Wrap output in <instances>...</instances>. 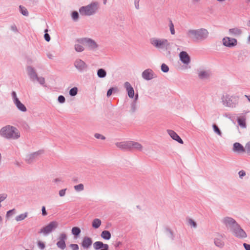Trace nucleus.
I'll return each mask as SVG.
<instances>
[{
	"label": "nucleus",
	"mask_w": 250,
	"mask_h": 250,
	"mask_svg": "<svg viewBox=\"0 0 250 250\" xmlns=\"http://www.w3.org/2000/svg\"><path fill=\"white\" fill-rule=\"evenodd\" d=\"M218 1H219V2H222V1H224L225 0H217Z\"/></svg>",
	"instance_id": "nucleus-63"
},
{
	"label": "nucleus",
	"mask_w": 250,
	"mask_h": 250,
	"mask_svg": "<svg viewBox=\"0 0 250 250\" xmlns=\"http://www.w3.org/2000/svg\"><path fill=\"white\" fill-rule=\"evenodd\" d=\"M12 97L13 98V99H14V102L16 101V99H18L17 97V95H16V93L15 92L13 91L12 93Z\"/></svg>",
	"instance_id": "nucleus-53"
},
{
	"label": "nucleus",
	"mask_w": 250,
	"mask_h": 250,
	"mask_svg": "<svg viewBox=\"0 0 250 250\" xmlns=\"http://www.w3.org/2000/svg\"><path fill=\"white\" fill-rule=\"evenodd\" d=\"M116 146L121 149H129V141L117 143Z\"/></svg>",
	"instance_id": "nucleus-22"
},
{
	"label": "nucleus",
	"mask_w": 250,
	"mask_h": 250,
	"mask_svg": "<svg viewBox=\"0 0 250 250\" xmlns=\"http://www.w3.org/2000/svg\"><path fill=\"white\" fill-rule=\"evenodd\" d=\"M243 245L246 250H250V245L244 243Z\"/></svg>",
	"instance_id": "nucleus-55"
},
{
	"label": "nucleus",
	"mask_w": 250,
	"mask_h": 250,
	"mask_svg": "<svg viewBox=\"0 0 250 250\" xmlns=\"http://www.w3.org/2000/svg\"><path fill=\"white\" fill-rule=\"evenodd\" d=\"M232 150L237 153H243L246 152L245 147L239 143H235L233 144Z\"/></svg>",
	"instance_id": "nucleus-11"
},
{
	"label": "nucleus",
	"mask_w": 250,
	"mask_h": 250,
	"mask_svg": "<svg viewBox=\"0 0 250 250\" xmlns=\"http://www.w3.org/2000/svg\"><path fill=\"white\" fill-rule=\"evenodd\" d=\"M58 101L61 103H63L65 101V98L63 96H59L58 97Z\"/></svg>",
	"instance_id": "nucleus-46"
},
{
	"label": "nucleus",
	"mask_w": 250,
	"mask_h": 250,
	"mask_svg": "<svg viewBox=\"0 0 250 250\" xmlns=\"http://www.w3.org/2000/svg\"><path fill=\"white\" fill-rule=\"evenodd\" d=\"M38 246L42 249H43L45 248V245L41 242H39L38 243Z\"/></svg>",
	"instance_id": "nucleus-50"
},
{
	"label": "nucleus",
	"mask_w": 250,
	"mask_h": 250,
	"mask_svg": "<svg viewBox=\"0 0 250 250\" xmlns=\"http://www.w3.org/2000/svg\"><path fill=\"white\" fill-rule=\"evenodd\" d=\"M95 137L97 138V139H101L102 140H104L105 139V137L100 134H98V133H96L95 134Z\"/></svg>",
	"instance_id": "nucleus-45"
},
{
	"label": "nucleus",
	"mask_w": 250,
	"mask_h": 250,
	"mask_svg": "<svg viewBox=\"0 0 250 250\" xmlns=\"http://www.w3.org/2000/svg\"><path fill=\"white\" fill-rule=\"evenodd\" d=\"M20 8L21 11V13L23 15L27 16L28 15V11L25 8L22 7L21 6H20Z\"/></svg>",
	"instance_id": "nucleus-39"
},
{
	"label": "nucleus",
	"mask_w": 250,
	"mask_h": 250,
	"mask_svg": "<svg viewBox=\"0 0 250 250\" xmlns=\"http://www.w3.org/2000/svg\"><path fill=\"white\" fill-rule=\"evenodd\" d=\"M106 247H104L102 249L100 250H109V246L108 244H105Z\"/></svg>",
	"instance_id": "nucleus-58"
},
{
	"label": "nucleus",
	"mask_w": 250,
	"mask_h": 250,
	"mask_svg": "<svg viewBox=\"0 0 250 250\" xmlns=\"http://www.w3.org/2000/svg\"><path fill=\"white\" fill-rule=\"evenodd\" d=\"M97 75L100 78H104L106 75V72L104 69L101 68L98 70Z\"/></svg>",
	"instance_id": "nucleus-32"
},
{
	"label": "nucleus",
	"mask_w": 250,
	"mask_h": 250,
	"mask_svg": "<svg viewBox=\"0 0 250 250\" xmlns=\"http://www.w3.org/2000/svg\"><path fill=\"white\" fill-rule=\"evenodd\" d=\"M0 135L8 139H18L20 137V133L18 129L11 125H6L0 130Z\"/></svg>",
	"instance_id": "nucleus-1"
},
{
	"label": "nucleus",
	"mask_w": 250,
	"mask_h": 250,
	"mask_svg": "<svg viewBox=\"0 0 250 250\" xmlns=\"http://www.w3.org/2000/svg\"><path fill=\"white\" fill-rule=\"evenodd\" d=\"M106 244H104L101 241H96L93 244L94 248L97 250L102 249L104 247H106Z\"/></svg>",
	"instance_id": "nucleus-25"
},
{
	"label": "nucleus",
	"mask_w": 250,
	"mask_h": 250,
	"mask_svg": "<svg viewBox=\"0 0 250 250\" xmlns=\"http://www.w3.org/2000/svg\"><path fill=\"white\" fill-rule=\"evenodd\" d=\"M27 71L29 75L30 76L31 79L34 81L36 78H37V74H36L35 71L34 69L31 67H28L27 68Z\"/></svg>",
	"instance_id": "nucleus-23"
},
{
	"label": "nucleus",
	"mask_w": 250,
	"mask_h": 250,
	"mask_svg": "<svg viewBox=\"0 0 250 250\" xmlns=\"http://www.w3.org/2000/svg\"><path fill=\"white\" fill-rule=\"evenodd\" d=\"M237 121L239 125L241 127L243 128H245L246 127V118L243 117H240L238 118Z\"/></svg>",
	"instance_id": "nucleus-27"
},
{
	"label": "nucleus",
	"mask_w": 250,
	"mask_h": 250,
	"mask_svg": "<svg viewBox=\"0 0 250 250\" xmlns=\"http://www.w3.org/2000/svg\"><path fill=\"white\" fill-rule=\"evenodd\" d=\"M161 70L164 72H167L169 70V68L166 64L163 63L161 65Z\"/></svg>",
	"instance_id": "nucleus-36"
},
{
	"label": "nucleus",
	"mask_w": 250,
	"mask_h": 250,
	"mask_svg": "<svg viewBox=\"0 0 250 250\" xmlns=\"http://www.w3.org/2000/svg\"><path fill=\"white\" fill-rule=\"evenodd\" d=\"M81 233V229L78 227H73L72 229V233L75 236H78Z\"/></svg>",
	"instance_id": "nucleus-33"
},
{
	"label": "nucleus",
	"mask_w": 250,
	"mask_h": 250,
	"mask_svg": "<svg viewBox=\"0 0 250 250\" xmlns=\"http://www.w3.org/2000/svg\"><path fill=\"white\" fill-rule=\"evenodd\" d=\"M70 247L73 250H78L79 249V246L77 244H71Z\"/></svg>",
	"instance_id": "nucleus-47"
},
{
	"label": "nucleus",
	"mask_w": 250,
	"mask_h": 250,
	"mask_svg": "<svg viewBox=\"0 0 250 250\" xmlns=\"http://www.w3.org/2000/svg\"><path fill=\"white\" fill-rule=\"evenodd\" d=\"M233 234L236 237L240 238H246L247 234L245 231L242 229L240 226L237 224L232 230Z\"/></svg>",
	"instance_id": "nucleus-8"
},
{
	"label": "nucleus",
	"mask_w": 250,
	"mask_h": 250,
	"mask_svg": "<svg viewBox=\"0 0 250 250\" xmlns=\"http://www.w3.org/2000/svg\"><path fill=\"white\" fill-rule=\"evenodd\" d=\"M15 104H16L17 108L22 112H25L26 111V108L24 106L23 104H22L19 100V99H16L15 102H14Z\"/></svg>",
	"instance_id": "nucleus-19"
},
{
	"label": "nucleus",
	"mask_w": 250,
	"mask_h": 250,
	"mask_svg": "<svg viewBox=\"0 0 250 250\" xmlns=\"http://www.w3.org/2000/svg\"><path fill=\"white\" fill-rule=\"evenodd\" d=\"M246 97L248 98V100L250 101V96L246 95Z\"/></svg>",
	"instance_id": "nucleus-61"
},
{
	"label": "nucleus",
	"mask_w": 250,
	"mask_h": 250,
	"mask_svg": "<svg viewBox=\"0 0 250 250\" xmlns=\"http://www.w3.org/2000/svg\"><path fill=\"white\" fill-rule=\"evenodd\" d=\"M169 28L170 30L171 34L172 35L175 34V30L174 28V25L171 21H170L169 23Z\"/></svg>",
	"instance_id": "nucleus-40"
},
{
	"label": "nucleus",
	"mask_w": 250,
	"mask_h": 250,
	"mask_svg": "<svg viewBox=\"0 0 250 250\" xmlns=\"http://www.w3.org/2000/svg\"><path fill=\"white\" fill-rule=\"evenodd\" d=\"M239 97L237 96L226 95L224 97V101L230 107L235 106L238 103Z\"/></svg>",
	"instance_id": "nucleus-6"
},
{
	"label": "nucleus",
	"mask_w": 250,
	"mask_h": 250,
	"mask_svg": "<svg viewBox=\"0 0 250 250\" xmlns=\"http://www.w3.org/2000/svg\"><path fill=\"white\" fill-rule=\"evenodd\" d=\"M139 1V0H135V5H136V7L137 8H138V7H139V4H138Z\"/></svg>",
	"instance_id": "nucleus-60"
},
{
	"label": "nucleus",
	"mask_w": 250,
	"mask_h": 250,
	"mask_svg": "<svg viewBox=\"0 0 250 250\" xmlns=\"http://www.w3.org/2000/svg\"><path fill=\"white\" fill-rule=\"evenodd\" d=\"M101 236L103 239L108 240L111 238V235L109 231L104 230L102 232Z\"/></svg>",
	"instance_id": "nucleus-24"
},
{
	"label": "nucleus",
	"mask_w": 250,
	"mask_h": 250,
	"mask_svg": "<svg viewBox=\"0 0 250 250\" xmlns=\"http://www.w3.org/2000/svg\"><path fill=\"white\" fill-rule=\"evenodd\" d=\"M248 26L250 27V21L248 22Z\"/></svg>",
	"instance_id": "nucleus-64"
},
{
	"label": "nucleus",
	"mask_w": 250,
	"mask_h": 250,
	"mask_svg": "<svg viewBox=\"0 0 250 250\" xmlns=\"http://www.w3.org/2000/svg\"><path fill=\"white\" fill-rule=\"evenodd\" d=\"M81 43L85 47H88L90 48H94L97 46L94 41L88 39H82Z\"/></svg>",
	"instance_id": "nucleus-10"
},
{
	"label": "nucleus",
	"mask_w": 250,
	"mask_h": 250,
	"mask_svg": "<svg viewBox=\"0 0 250 250\" xmlns=\"http://www.w3.org/2000/svg\"><path fill=\"white\" fill-rule=\"evenodd\" d=\"M42 214L43 216H45L47 215V212L46 211L45 208L44 206L42 207Z\"/></svg>",
	"instance_id": "nucleus-51"
},
{
	"label": "nucleus",
	"mask_w": 250,
	"mask_h": 250,
	"mask_svg": "<svg viewBox=\"0 0 250 250\" xmlns=\"http://www.w3.org/2000/svg\"><path fill=\"white\" fill-rule=\"evenodd\" d=\"M58 227L59 223L57 221H52L42 228L39 231V233L44 235H48L55 230Z\"/></svg>",
	"instance_id": "nucleus-5"
},
{
	"label": "nucleus",
	"mask_w": 250,
	"mask_h": 250,
	"mask_svg": "<svg viewBox=\"0 0 250 250\" xmlns=\"http://www.w3.org/2000/svg\"><path fill=\"white\" fill-rule=\"evenodd\" d=\"M101 221L100 219H94L92 222V226L94 229H98L101 225Z\"/></svg>",
	"instance_id": "nucleus-26"
},
{
	"label": "nucleus",
	"mask_w": 250,
	"mask_h": 250,
	"mask_svg": "<svg viewBox=\"0 0 250 250\" xmlns=\"http://www.w3.org/2000/svg\"><path fill=\"white\" fill-rule=\"evenodd\" d=\"M72 17L75 20H77L79 18L78 13L76 11L73 12L72 13Z\"/></svg>",
	"instance_id": "nucleus-41"
},
{
	"label": "nucleus",
	"mask_w": 250,
	"mask_h": 250,
	"mask_svg": "<svg viewBox=\"0 0 250 250\" xmlns=\"http://www.w3.org/2000/svg\"><path fill=\"white\" fill-rule=\"evenodd\" d=\"M246 175V173L244 170H241L239 172V175L240 178H242Z\"/></svg>",
	"instance_id": "nucleus-49"
},
{
	"label": "nucleus",
	"mask_w": 250,
	"mask_h": 250,
	"mask_svg": "<svg viewBox=\"0 0 250 250\" xmlns=\"http://www.w3.org/2000/svg\"><path fill=\"white\" fill-rule=\"evenodd\" d=\"M180 60L185 64H188L190 62V58L188 53L185 51H182L180 53Z\"/></svg>",
	"instance_id": "nucleus-14"
},
{
	"label": "nucleus",
	"mask_w": 250,
	"mask_h": 250,
	"mask_svg": "<svg viewBox=\"0 0 250 250\" xmlns=\"http://www.w3.org/2000/svg\"><path fill=\"white\" fill-rule=\"evenodd\" d=\"M214 243L216 246L219 247H222L224 245V242L222 240V238L220 236L215 238L214 240Z\"/></svg>",
	"instance_id": "nucleus-30"
},
{
	"label": "nucleus",
	"mask_w": 250,
	"mask_h": 250,
	"mask_svg": "<svg viewBox=\"0 0 250 250\" xmlns=\"http://www.w3.org/2000/svg\"><path fill=\"white\" fill-rule=\"evenodd\" d=\"M75 67L80 70H83L86 68L85 62L80 59H77L75 62Z\"/></svg>",
	"instance_id": "nucleus-16"
},
{
	"label": "nucleus",
	"mask_w": 250,
	"mask_h": 250,
	"mask_svg": "<svg viewBox=\"0 0 250 250\" xmlns=\"http://www.w3.org/2000/svg\"><path fill=\"white\" fill-rule=\"evenodd\" d=\"M74 189L77 191H83L84 189V186L83 184H80L75 186Z\"/></svg>",
	"instance_id": "nucleus-34"
},
{
	"label": "nucleus",
	"mask_w": 250,
	"mask_h": 250,
	"mask_svg": "<svg viewBox=\"0 0 250 250\" xmlns=\"http://www.w3.org/2000/svg\"><path fill=\"white\" fill-rule=\"evenodd\" d=\"M98 9V3L92 2L86 6H82L79 9V12L82 16H89L96 13Z\"/></svg>",
	"instance_id": "nucleus-3"
},
{
	"label": "nucleus",
	"mask_w": 250,
	"mask_h": 250,
	"mask_svg": "<svg viewBox=\"0 0 250 250\" xmlns=\"http://www.w3.org/2000/svg\"><path fill=\"white\" fill-rule=\"evenodd\" d=\"M199 77L200 79H207L210 76V73L206 71H201L198 73Z\"/></svg>",
	"instance_id": "nucleus-28"
},
{
	"label": "nucleus",
	"mask_w": 250,
	"mask_h": 250,
	"mask_svg": "<svg viewBox=\"0 0 250 250\" xmlns=\"http://www.w3.org/2000/svg\"><path fill=\"white\" fill-rule=\"evenodd\" d=\"M92 239L88 237H85L82 242V246L84 248H89L92 244Z\"/></svg>",
	"instance_id": "nucleus-18"
},
{
	"label": "nucleus",
	"mask_w": 250,
	"mask_h": 250,
	"mask_svg": "<svg viewBox=\"0 0 250 250\" xmlns=\"http://www.w3.org/2000/svg\"><path fill=\"white\" fill-rule=\"evenodd\" d=\"M113 89V88H110L108 90V91L107 92V97H109L112 94Z\"/></svg>",
	"instance_id": "nucleus-54"
},
{
	"label": "nucleus",
	"mask_w": 250,
	"mask_h": 250,
	"mask_svg": "<svg viewBox=\"0 0 250 250\" xmlns=\"http://www.w3.org/2000/svg\"><path fill=\"white\" fill-rule=\"evenodd\" d=\"M188 36L195 40H202L207 38L208 32L206 29L201 28L197 30H189L187 32Z\"/></svg>",
	"instance_id": "nucleus-2"
},
{
	"label": "nucleus",
	"mask_w": 250,
	"mask_h": 250,
	"mask_svg": "<svg viewBox=\"0 0 250 250\" xmlns=\"http://www.w3.org/2000/svg\"><path fill=\"white\" fill-rule=\"evenodd\" d=\"M213 129H214V131L217 134H218L219 135H221V131L220 130V129H219V128L218 127V126L214 124L213 125Z\"/></svg>",
	"instance_id": "nucleus-37"
},
{
	"label": "nucleus",
	"mask_w": 250,
	"mask_h": 250,
	"mask_svg": "<svg viewBox=\"0 0 250 250\" xmlns=\"http://www.w3.org/2000/svg\"><path fill=\"white\" fill-rule=\"evenodd\" d=\"M188 224L193 227H196V223L193 220H192L191 219H189L188 220Z\"/></svg>",
	"instance_id": "nucleus-42"
},
{
	"label": "nucleus",
	"mask_w": 250,
	"mask_h": 250,
	"mask_svg": "<svg viewBox=\"0 0 250 250\" xmlns=\"http://www.w3.org/2000/svg\"><path fill=\"white\" fill-rule=\"evenodd\" d=\"M82 39L78 40L75 45V49L77 52H82L84 49V45L81 43Z\"/></svg>",
	"instance_id": "nucleus-21"
},
{
	"label": "nucleus",
	"mask_w": 250,
	"mask_h": 250,
	"mask_svg": "<svg viewBox=\"0 0 250 250\" xmlns=\"http://www.w3.org/2000/svg\"><path fill=\"white\" fill-rule=\"evenodd\" d=\"M47 56L48 58H49L50 59H52L54 57V54L51 52H48L47 54Z\"/></svg>",
	"instance_id": "nucleus-48"
},
{
	"label": "nucleus",
	"mask_w": 250,
	"mask_h": 250,
	"mask_svg": "<svg viewBox=\"0 0 250 250\" xmlns=\"http://www.w3.org/2000/svg\"><path fill=\"white\" fill-rule=\"evenodd\" d=\"M142 77L145 80H149L153 78L154 74L151 69H147L142 73Z\"/></svg>",
	"instance_id": "nucleus-13"
},
{
	"label": "nucleus",
	"mask_w": 250,
	"mask_h": 250,
	"mask_svg": "<svg viewBox=\"0 0 250 250\" xmlns=\"http://www.w3.org/2000/svg\"><path fill=\"white\" fill-rule=\"evenodd\" d=\"M13 30H16V27H12Z\"/></svg>",
	"instance_id": "nucleus-62"
},
{
	"label": "nucleus",
	"mask_w": 250,
	"mask_h": 250,
	"mask_svg": "<svg viewBox=\"0 0 250 250\" xmlns=\"http://www.w3.org/2000/svg\"><path fill=\"white\" fill-rule=\"evenodd\" d=\"M61 236H62V239L57 242V245L58 247L63 250L66 247L65 242L63 240L66 238V235H65V234H63L61 235Z\"/></svg>",
	"instance_id": "nucleus-20"
},
{
	"label": "nucleus",
	"mask_w": 250,
	"mask_h": 250,
	"mask_svg": "<svg viewBox=\"0 0 250 250\" xmlns=\"http://www.w3.org/2000/svg\"><path fill=\"white\" fill-rule=\"evenodd\" d=\"M77 91H78V89L77 87H74L72 89H70V91H69V94L70 95L72 96H75L77 93Z\"/></svg>",
	"instance_id": "nucleus-35"
},
{
	"label": "nucleus",
	"mask_w": 250,
	"mask_h": 250,
	"mask_svg": "<svg viewBox=\"0 0 250 250\" xmlns=\"http://www.w3.org/2000/svg\"><path fill=\"white\" fill-rule=\"evenodd\" d=\"M62 178H55L54 180H53V182L54 183H59V182H62Z\"/></svg>",
	"instance_id": "nucleus-56"
},
{
	"label": "nucleus",
	"mask_w": 250,
	"mask_h": 250,
	"mask_svg": "<svg viewBox=\"0 0 250 250\" xmlns=\"http://www.w3.org/2000/svg\"><path fill=\"white\" fill-rule=\"evenodd\" d=\"M223 43L225 46L231 47L236 44L237 41L235 39L225 37L223 40Z\"/></svg>",
	"instance_id": "nucleus-9"
},
{
	"label": "nucleus",
	"mask_w": 250,
	"mask_h": 250,
	"mask_svg": "<svg viewBox=\"0 0 250 250\" xmlns=\"http://www.w3.org/2000/svg\"><path fill=\"white\" fill-rule=\"evenodd\" d=\"M222 222L226 227L230 229L231 231L238 224L233 218L229 217L224 218L222 219Z\"/></svg>",
	"instance_id": "nucleus-7"
},
{
	"label": "nucleus",
	"mask_w": 250,
	"mask_h": 250,
	"mask_svg": "<svg viewBox=\"0 0 250 250\" xmlns=\"http://www.w3.org/2000/svg\"><path fill=\"white\" fill-rule=\"evenodd\" d=\"M129 149H135L139 150H142L143 146L138 142L133 141H129Z\"/></svg>",
	"instance_id": "nucleus-17"
},
{
	"label": "nucleus",
	"mask_w": 250,
	"mask_h": 250,
	"mask_svg": "<svg viewBox=\"0 0 250 250\" xmlns=\"http://www.w3.org/2000/svg\"><path fill=\"white\" fill-rule=\"evenodd\" d=\"M229 32L231 34L234 35H239L241 33V30L237 28L230 29Z\"/></svg>",
	"instance_id": "nucleus-31"
},
{
	"label": "nucleus",
	"mask_w": 250,
	"mask_h": 250,
	"mask_svg": "<svg viewBox=\"0 0 250 250\" xmlns=\"http://www.w3.org/2000/svg\"><path fill=\"white\" fill-rule=\"evenodd\" d=\"M167 132L169 135L174 140L177 141L180 144H183L184 143L183 140L179 137V136L173 130L168 129Z\"/></svg>",
	"instance_id": "nucleus-12"
},
{
	"label": "nucleus",
	"mask_w": 250,
	"mask_h": 250,
	"mask_svg": "<svg viewBox=\"0 0 250 250\" xmlns=\"http://www.w3.org/2000/svg\"><path fill=\"white\" fill-rule=\"evenodd\" d=\"M66 190V188L61 189L59 191V195L61 197H63L65 195V192Z\"/></svg>",
	"instance_id": "nucleus-43"
},
{
	"label": "nucleus",
	"mask_w": 250,
	"mask_h": 250,
	"mask_svg": "<svg viewBox=\"0 0 250 250\" xmlns=\"http://www.w3.org/2000/svg\"><path fill=\"white\" fill-rule=\"evenodd\" d=\"M14 211V209H12V210H9L8 211H7V214H6V216L7 217H9L10 214H11V213Z\"/></svg>",
	"instance_id": "nucleus-57"
},
{
	"label": "nucleus",
	"mask_w": 250,
	"mask_h": 250,
	"mask_svg": "<svg viewBox=\"0 0 250 250\" xmlns=\"http://www.w3.org/2000/svg\"><path fill=\"white\" fill-rule=\"evenodd\" d=\"M151 44L158 49L167 50L169 48L170 43L167 40L163 38H152L150 40Z\"/></svg>",
	"instance_id": "nucleus-4"
},
{
	"label": "nucleus",
	"mask_w": 250,
	"mask_h": 250,
	"mask_svg": "<svg viewBox=\"0 0 250 250\" xmlns=\"http://www.w3.org/2000/svg\"><path fill=\"white\" fill-rule=\"evenodd\" d=\"M246 152L250 155V141L245 146Z\"/></svg>",
	"instance_id": "nucleus-38"
},
{
	"label": "nucleus",
	"mask_w": 250,
	"mask_h": 250,
	"mask_svg": "<svg viewBox=\"0 0 250 250\" xmlns=\"http://www.w3.org/2000/svg\"><path fill=\"white\" fill-rule=\"evenodd\" d=\"M125 87L127 91L128 95L130 98H132L134 95V91L130 84L126 82L124 84Z\"/></svg>",
	"instance_id": "nucleus-15"
},
{
	"label": "nucleus",
	"mask_w": 250,
	"mask_h": 250,
	"mask_svg": "<svg viewBox=\"0 0 250 250\" xmlns=\"http://www.w3.org/2000/svg\"><path fill=\"white\" fill-rule=\"evenodd\" d=\"M44 39L47 42H49L50 40V38L48 34L45 33L44 34Z\"/></svg>",
	"instance_id": "nucleus-52"
},
{
	"label": "nucleus",
	"mask_w": 250,
	"mask_h": 250,
	"mask_svg": "<svg viewBox=\"0 0 250 250\" xmlns=\"http://www.w3.org/2000/svg\"><path fill=\"white\" fill-rule=\"evenodd\" d=\"M35 80H37L39 81V82L42 84H44L45 83L44 79L43 78H38L37 77V78H36Z\"/></svg>",
	"instance_id": "nucleus-44"
},
{
	"label": "nucleus",
	"mask_w": 250,
	"mask_h": 250,
	"mask_svg": "<svg viewBox=\"0 0 250 250\" xmlns=\"http://www.w3.org/2000/svg\"><path fill=\"white\" fill-rule=\"evenodd\" d=\"M28 216V212H25L24 213L21 214L17 216L15 218V220L17 221H21L25 219Z\"/></svg>",
	"instance_id": "nucleus-29"
},
{
	"label": "nucleus",
	"mask_w": 250,
	"mask_h": 250,
	"mask_svg": "<svg viewBox=\"0 0 250 250\" xmlns=\"http://www.w3.org/2000/svg\"><path fill=\"white\" fill-rule=\"evenodd\" d=\"M33 156H32V155H30V156H29L27 159H26V160L28 162V163H30L31 162V161H30V159L33 157Z\"/></svg>",
	"instance_id": "nucleus-59"
}]
</instances>
